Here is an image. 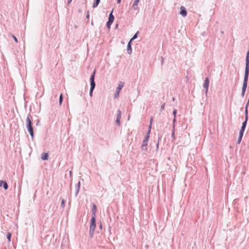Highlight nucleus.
I'll list each match as a JSON object with an SVG mask.
<instances>
[{
	"label": "nucleus",
	"instance_id": "0eeeda50",
	"mask_svg": "<svg viewBox=\"0 0 249 249\" xmlns=\"http://www.w3.org/2000/svg\"><path fill=\"white\" fill-rule=\"evenodd\" d=\"M209 78H206L205 79L204 83L203 84V87L205 89V94H207L208 91V88L209 86Z\"/></svg>",
	"mask_w": 249,
	"mask_h": 249
},
{
	"label": "nucleus",
	"instance_id": "f03ea898",
	"mask_svg": "<svg viewBox=\"0 0 249 249\" xmlns=\"http://www.w3.org/2000/svg\"><path fill=\"white\" fill-rule=\"evenodd\" d=\"M249 75V51L247 52L246 57V65L245 74L243 84L248 85V81Z\"/></svg>",
	"mask_w": 249,
	"mask_h": 249
},
{
	"label": "nucleus",
	"instance_id": "ea45409f",
	"mask_svg": "<svg viewBox=\"0 0 249 249\" xmlns=\"http://www.w3.org/2000/svg\"><path fill=\"white\" fill-rule=\"evenodd\" d=\"M172 101H175V98L174 97L172 98Z\"/></svg>",
	"mask_w": 249,
	"mask_h": 249
},
{
	"label": "nucleus",
	"instance_id": "412c9836",
	"mask_svg": "<svg viewBox=\"0 0 249 249\" xmlns=\"http://www.w3.org/2000/svg\"><path fill=\"white\" fill-rule=\"evenodd\" d=\"M249 106V104L247 103L246 107H245V115H248V107Z\"/></svg>",
	"mask_w": 249,
	"mask_h": 249
},
{
	"label": "nucleus",
	"instance_id": "1a4fd4ad",
	"mask_svg": "<svg viewBox=\"0 0 249 249\" xmlns=\"http://www.w3.org/2000/svg\"><path fill=\"white\" fill-rule=\"evenodd\" d=\"M131 40H129L127 45V52L129 54H131L132 52V49L131 48Z\"/></svg>",
	"mask_w": 249,
	"mask_h": 249
},
{
	"label": "nucleus",
	"instance_id": "6e6552de",
	"mask_svg": "<svg viewBox=\"0 0 249 249\" xmlns=\"http://www.w3.org/2000/svg\"><path fill=\"white\" fill-rule=\"evenodd\" d=\"M180 9L179 14L183 17H186L187 15V12L186 8L184 6H181Z\"/></svg>",
	"mask_w": 249,
	"mask_h": 249
},
{
	"label": "nucleus",
	"instance_id": "a211bd4d",
	"mask_svg": "<svg viewBox=\"0 0 249 249\" xmlns=\"http://www.w3.org/2000/svg\"><path fill=\"white\" fill-rule=\"evenodd\" d=\"M243 136V134L239 133V135L238 139V142L237 143L239 144L242 140V137Z\"/></svg>",
	"mask_w": 249,
	"mask_h": 249
},
{
	"label": "nucleus",
	"instance_id": "473e14b6",
	"mask_svg": "<svg viewBox=\"0 0 249 249\" xmlns=\"http://www.w3.org/2000/svg\"><path fill=\"white\" fill-rule=\"evenodd\" d=\"M153 121V117H151L150 118V125H152V123Z\"/></svg>",
	"mask_w": 249,
	"mask_h": 249
},
{
	"label": "nucleus",
	"instance_id": "72a5a7b5",
	"mask_svg": "<svg viewBox=\"0 0 249 249\" xmlns=\"http://www.w3.org/2000/svg\"><path fill=\"white\" fill-rule=\"evenodd\" d=\"M89 11H88L87 14L86 15V18L89 19Z\"/></svg>",
	"mask_w": 249,
	"mask_h": 249
},
{
	"label": "nucleus",
	"instance_id": "2f4dec72",
	"mask_svg": "<svg viewBox=\"0 0 249 249\" xmlns=\"http://www.w3.org/2000/svg\"><path fill=\"white\" fill-rule=\"evenodd\" d=\"M13 37L14 40L15 41V42L18 43V41L17 38L14 36H13Z\"/></svg>",
	"mask_w": 249,
	"mask_h": 249
},
{
	"label": "nucleus",
	"instance_id": "423d86ee",
	"mask_svg": "<svg viewBox=\"0 0 249 249\" xmlns=\"http://www.w3.org/2000/svg\"><path fill=\"white\" fill-rule=\"evenodd\" d=\"M124 86V82H120L117 88L116 92L114 94V98H117L119 96V93L120 90L122 89Z\"/></svg>",
	"mask_w": 249,
	"mask_h": 249
},
{
	"label": "nucleus",
	"instance_id": "39448f33",
	"mask_svg": "<svg viewBox=\"0 0 249 249\" xmlns=\"http://www.w3.org/2000/svg\"><path fill=\"white\" fill-rule=\"evenodd\" d=\"M149 138V136H146L144 138V139L142 141L141 148H142V150L144 152H147V146Z\"/></svg>",
	"mask_w": 249,
	"mask_h": 249
},
{
	"label": "nucleus",
	"instance_id": "cd10ccee",
	"mask_svg": "<svg viewBox=\"0 0 249 249\" xmlns=\"http://www.w3.org/2000/svg\"><path fill=\"white\" fill-rule=\"evenodd\" d=\"M65 201L64 199H62L61 204V207L62 208H64L65 207Z\"/></svg>",
	"mask_w": 249,
	"mask_h": 249
},
{
	"label": "nucleus",
	"instance_id": "a878e982",
	"mask_svg": "<svg viewBox=\"0 0 249 249\" xmlns=\"http://www.w3.org/2000/svg\"><path fill=\"white\" fill-rule=\"evenodd\" d=\"M177 112V109H174L173 110V114L174 115V122H175V120H176V116Z\"/></svg>",
	"mask_w": 249,
	"mask_h": 249
},
{
	"label": "nucleus",
	"instance_id": "b1692460",
	"mask_svg": "<svg viewBox=\"0 0 249 249\" xmlns=\"http://www.w3.org/2000/svg\"><path fill=\"white\" fill-rule=\"evenodd\" d=\"M171 137L173 138V141H174L175 140V130L174 128L173 129L172 131V133L171 134Z\"/></svg>",
	"mask_w": 249,
	"mask_h": 249
},
{
	"label": "nucleus",
	"instance_id": "f8f14e48",
	"mask_svg": "<svg viewBox=\"0 0 249 249\" xmlns=\"http://www.w3.org/2000/svg\"><path fill=\"white\" fill-rule=\"evenodd\" d=\"M49 158L48 154L47 153H43L41 155V159L43 160H48Z\"/></svg>",
	"mask_w": 249,
	"mask_h": 249
},
{
	"label": "nucleus",
	"instance_id": "9b49d317",
	"mask_svg": "<svg viewBox=\"0 0 249 249\" xmlns=\"http://www.w3.org/2000/svg\"><path fill=\"white\" fill-rule=\"evenodd\" d=\"M248 85L243 84L241 91V97L243 98L245 96V92L247 88Z\"/></svg>",
	"mask_w": 249,
	"mask_h": 249
},
{
	"label": "nucleus",
	"instance_id": "58836bf2",
	"mask_svg": "<svg viewBox=\"0 0 249 249\" xmlns=\"http://www.w3.org/2000/svg\"><path fill=\"white\" fill-rule=\"evenodd\" d=\"M151 125H150V124L149 126L148 130H151Z\"/></svg>",
	"mask_w": 249,
	"mask_h": 249
},
{
	"label": "nucleus",
	"instance_id": "5701e85b",
	"mask_svg": "<svg viewBox=\"0 0 249 249\" xmlns=\"http://www.w3.org/2000/svg\"><path fill=\"white\" fill-rule=\"evenodd\" d=\"M12 234L10 232H8L7 234L6 238L9 241H11V238Z\"/></svg>",
	"mask_w": 249,
	"mask_h": 249
},
{
	"label": "nucleus",
	"instance_id": "e433bc0d",
	"mask_svg": "<svg viewBox=\"0 0 249 249\" xmlns=\"http://www.w3.org/2000/svg\"><path fill=\"white\" fill-rule=\"evenodd\" d=\"M71 1L72 0H68L67 2L68 4H70L71 2Z\"/></svg>",
	"mask_w": 249,
	"mask_h": 249
},
{
	"label": "nucleus",
	"instance_id": "7ed1b4c3",
	"mask_svg": "<svg viewBox=\"0 0 249 249\" xmlns=\"http://www.w3.org/2000/svg\"><path fill=\"white\" fill-rule=\"evenodd\" d=\"M32 121L30 119V115H28L26 118V127L30 136L33 138L34 137V130L32 126Z\"/></svg>",
	"mask_w": 249,
	"mask_h": 249
},
{
	"label": "nucleus",
	"instance_id": "2eb2a0df",
	"mask_svg": "<svg viewBox=\"0 0 249 249\" xmlns=\"http://www.w3.org/2000/svg\"><path fill=\"white\" fill-rule=\"evenodd\" d=\"M139 1L140 0H135L132 5V8H134L135 10L138 9V5Z\"/></svg>",
	"mask_w": 249,
	"mask_h": 249
},
{
	"label": "nucleus",
	"instance_id": "20e7f679",
	"mask_svg": "<svg viewBox=\"0 0 249 249\" xmlns=\"http://www.w3.org/2000/svg\"><path fill=\"white\" fill-rule=\"evenodd\" d=\"M96 73V71L94 70L93 73L91 75L90 78V88L89 90V95L90 97L92 96V92L95 87V83L94 82L95 79V74Z\"/></svg>",
	"mask_w": 249,
	"mask_h": 249
},
{
	"label": "nucleus",
	"instance_id": "6ab92c4d",
	"mask_svg": "<svg viewBox=\"0 0 249 249\" xmlns=\"http://www.w3.org/2000/svg\"><path fill=\"white\" fill-rule=\"evenodd\" d=\"M121 115H122V112H121V110H118L116 119H118L120 120L121 118Z\"/></svg>",
	"mask_w": 249,
	"mask_h": 249
},
{
	"label": "nucleus",
	"instance_id": "4be33fe9",
	"mask_svg": "<svg viewBox=\"0 0 249 249\" xmlns=\"http://www.w3.org/2000/svg\"><path fill=\"white\" fill-rule=\"evenodd\" d=\"M112 22H110V21H107V23H106V26H107V27L108 29H110V26L112 24Z\"/></svg>",
	"mask_w": 249,
	"mask_h": 249
},
{
	"label": "nucleus",
	"instance_id": "f3484780",
	"mask_svg": "<svg viewBox=\"0 0 249 249\" xmlns=\"http://www.w3.org/2000/svg\"><path fill=\"white\" fill-rule=\"evenodd\" d=\"M248 120V115H245V120L242 123V126L246 127Z\"/></svg>",
	"mask_w": 249,
	"mask_h": 249
},
{
	"label": "nucleus",
	"instance_id": "393cba45",
	"mask_svg": "<svg viewBox=\"0 0 249 249\" xmlns=\"http://www.w3.org/2000/svg\"><path fill=\"white\" fill-rule=\"evenodd\" d=\"M62 101H63V95H62V94L61 93L60 95L59 99V103L60 105H61L62 104Z\"/></svg>",
	"mask_w": 249,
	"mask_h": 249
},
{
	"label": "nucleus",
	"instance_id": "c756f323",
	"mask_svg": "<svg viewBox=\"0 0 249 249\" xmlns=\"http://www.w3.org/2000/svg\"><path fill=\"white\" fill-rule=\"evenodd\" d=\"M160 137H159V139H158V142L157 144V145H156V148H157V149H158L159 148V141L160 140Z\"/></svg>",
	"mask_w": 249,
	"mask_h": 249
},
{
	"label": "nucleus",
	"instance_id": "a19ab883",
	"mask_svg": "<svg viewBox=\"0 0 249 249\" xmlns=\"http://www.w3.org/2000/svg\"><path fill=\"white\" fill-rule=\"evenodd\" d=\"M71 174V171H70V174Z\"/></svg>",
	"mask_w": 249,
	"mask_h": 249
},
{
	"label": "nucleus",
	"instance_id": "4468645a",
	"mask_svg": "<svg viewBox=\"0 0 249 249\" xmlns=\"http://www.w3.org/2000/svg\"><path fill=\"white\" fill-rule=\"evenodd\" d=\"M112 13H113V10L111 11V12L109 15L108 21L113 22L114 20V17Z\"/></svg>",
	"mask_w": 249,
	"mask_h": 249
},
{
	"label": "nucleus",
	"instance_id": "bb28decb",
	"mask_svg": "<svg viewBox=\"0 0 249 249\" xmlns=\"http://www.w3.org/2000/svg\"><path fill=\"white\" fill-rule=\"evenodd\" d=\"M245 128H246L245 126L242 125L239 133L244 134V132L245 130Z\"/></svg>",
	"mask_w": 249,
	"mask_h": 249
},
{
	"label": "nucleus",
	"instance_id": "ddd939ff",
	"mask_svg": "<svg viewBox=\"0 0 249 249\" xmlns=\"http://www.w3.org/2000/svg\"><path fill=\"white\" fill-rule=\"evenodd\" d=\"M80 187V181H79L78 182V183L76 184V187H75V189H76L75 196H77V195L79 192Z\"/></svg>",
	"mask_w": 249,
	"mask_h": 249
},
{
	"label": "nucleus",
	"instance_id": "9d476101",
	"mask_svg": "<svg viewBox=\"0 0 249 249\" xmlns=\"http://www.w3.org/2000/svg\"><path fill=\"white\" fill-rule=\"evenodd\" d=\"M3 187L4 190H6L8 188V185L5 181L0 180V187Z\"/></svg>",
	"mask_w": 249,
	"mask_h": 249
},
{
	"label": "nucleus",
	"instance_id": "aec40b11",
	"mask_svg": "<svg viewBox=\"0 0 249 249\" xmlns=\"http://www.w3.org/2000/svg\"><path fill=\"white\" fill-rule=\"evenodd\" d=\"M138 34H139V32H137L136 33H135L134 34V35L130 39V40H131V42H132L133 40L136 39L138 37Z\"/></svg>",
	"mask_w": 249,
	"mask_h": 249
},
{
	"label": "nucleus",
	"instance_id": "7c9ffc66",
	"mask_svg": "<svg viewBox=\"0 0 249 249\" xmlns=\"http://www.w3.org/2000/svg\"><path fill=\"white\" fill-rule=\"evenodd\" d=\"M120 120L118 119H116V123L118 124V125H120Z\"/></svg>",
	"mask_w": 249,
	"mask_h": 249
},
{
	"label": "nucleus",
	"instance_id": "dca6fc26",
	"mask_svg": "<svg viewBox=\"0 0 249 249\" xmlns=\"http://www.w3.org/2000/svg\"><path fill=\"white\" fill-rule=\"evenodd\" d=\"M100 2V0H94V1L93 2V5H92V7L93 8L97 7L98 6Z\"/></svg>",
	"mask_w": 249,
	"mask_h": 249
},
{
	"label": "nucleus",
	"instance_id": "f704fd0d",
	"mask_svg": "<svg viewBox=\"0 0 249 249\" xmlns=\"http://www.w3.org/2000/svg\"><path fill=\"white\" fill-rule=\"evenodd\" d=\"M150 132H151V130H148V131L147 132L146 136H149V134L150 133Z\"/></svg>",
	"mask_w": 249,
	"mask_h": 249
},
{
	"label": "nucleus",
	"instance_id": "f257e3e1",
	"mask_svg": "<svg viewBox=\"0 0 249 249\" xmlns=\"http://www.w3.org/2000/svg\"><path fill=\"white\" fill-rule=\"evenodd\" d=\"M97 211V207L95 204L92 205V215L90 220L89 235L91 238L93 237L95 229L96 228V213Z\"/></svg>",
	"mask_w": 249,
	"mask_h": 249
},
{
	"label": "nucleus",
	"instance_id": "c9c22d12",
	"mask_svg": "<svg viewBox=\"0 0 249 249\" xmlns=\"http://www.w3.org/2000/svg\"><path fill=\"white\" fill-rule=\"evenodd\" d=\"M99 228L100 230H101L102 229V224L101 223H100V226H99Z\"/></svg>",
	"mask_w": 249,
	"mask_h": 249
},
{
	"label": "nucleus",
	"instance_id": "4c0bfd02",
	"mask_svg": "<svg viewBox=\"0 0 249 249\" xmlns=\"http://www.w3.org/2000/svg\"><path fill=\"white\" fill-rule=\"evenodd\" d=\"M121 1V0H117V3H120Z\"/></svg>",
	"mask_w": 249,
	"mask_h": 249
},
{
	"label": "nucleus",
	"instance_id": "c85d7f7f",
	"mask_svg": "<svg viewBox=\"0 0 249 249\" xmlns=\"http://www.w3.org/2000/svg\"><path fill=\"white\" fill-rule=\"evenodd\" d=\"M165 106V103H163L160 107V111H162V110H163L164 109Z\"/></svg>",
	"mask_w": 249,
	"mask_h": 249
}]
</instances>
